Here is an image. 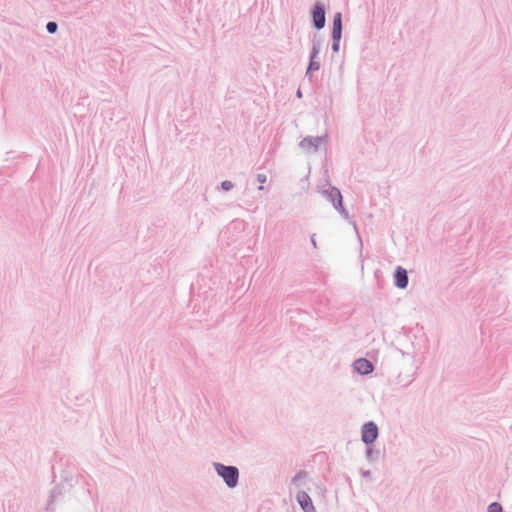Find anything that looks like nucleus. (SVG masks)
Returning a JSON list of instances; mask_svg holds the SVG:
<instances>
[{
    "instance_id": "nucleus-1",
    "label": "nucleus",
    "mask_w": 512,
    "mask_h": 512,
    "mask_svg": "<svg viewBox=\"0 0 512 512\" xmlns=\"http://www.w3.org/2000/svg\"><path fill=\"white\" fill-rule=\"evenodd\" d=\"M213 468L217 476L223 480L228 488L234 489L237 487L239 483L240 472L236 466L225 465L220 462H213Z\"/></svg>"
},
{
    "instance_id": "nucleus-2",
    "label": "nucleus",
    "mask_w": 512,
    "mask_h": 512,
    "mask_svg": "<svg viewBox=\"0 0 512 512\" xmlns=\"http://www.w3.org/2000/svg\"><path fill=\"white\" fill-rule=\"evenodd\" d=\"M327 142V135L324 136H307L299 142V148L306 154L316 153L322 145Z\"/></svg>"
},
{
    "instance_id": "nucleus-3",
    "label": "nucleus",
    "mask_w": 512,
    "mask_h": 512,
    "mask_svg": "<svg viewBox=\"0 0 512 512\" xmlns=\"http://www.w3.org/2000/svg\"><path fill=\"white\" fill-rule=\"evenodd\" d=\"M379 436V429L375 422L368 421L361 427V440L367 446L373 444Z\"/></svg>"
},
{
    "instance_id": "nucleus-4",
    "label": "nucleus",
    "mask_w": 512,
    "mask_h": 512,
    "mask_svg": "<svg viewBox=\"0 0 512 512\" xmlns=\"http://www.w3.org/2000/svg\"><path fill=\"white\" fill-rule=\"evenodd\" d=\"M312 25L315 29L321 30L326 24L325 6L321 2H316L311 10Z\"/></svg>"
},
{
    "instance_id": "nucleus-5",
    "label": "nucleus",
    "mask_w": 512,
    "mask_h": 512,
    "mask_svg": "<svg viewBox=\"0 0 512 512\" xmlns=\"http://www.w3.org/2000/svg\"><path fill=\"white\" fill-rule=\"evenodd\" d=\"M321 50V40L317 39L316 35L312 40V49L310 52V61L306 71V74H310L314 71H318L320 69V61L318 60V55Z\"/></svg>"
},
{
    "instance_id": "nucleus-6",
    "label": "nucleus",
    "mask_w": 512,
    "mask_h": 512,
    "mask_svg": "<svg viewBox=\"0 0 512 512\" xmlns=\"http://www.w3.org/2000/svg\"><path fill=\"white\" fill-rule=\"evenodd\" d=\"M296 500L303 510V512H316V509L312 503L311 497L304 490H299L296 493Z\"/></svg>"
},
{
    "instance_id": "nucleus-7",
    "label": "nucleus",
    "mask_w": 512,
    "mask_h": 512,
    "mask_svg": "<svg viewBox=\"0 0 512 512\" xmlns=\"http://www.w3.org/2000/svg\"><path fill=\"white\" fill-rule=\"evenodd\" d=\"M332 206L345 220L349 221V223L352 224L353 229L356 232V235L359 239L360 245L362 246V241H361V238H360V235L358 232L357 224L355 221L350 219V216H349L347 210L343 206V198L340 197L334 204H332Z\"/></svg>"
},
{
    "instance_id": "nucleus-8",
    "label": "nucleus",
    "mask_w": 512,
    "mask_h": 512,
    "mask_svg": "<svg viewBox=\"0 0 512 512\" xmlns=\"http://www.w3.org/2000/svg\"><path fill=\"white\" fill-rule=\"evenodd\" d=\"M394 284L399 289H405L408 286L409 278L407 270L398 266L394 272Z\"/></svg>"
},
{
    "instance_id": "nucleus-9",
    "label": "nucleus",
    "mask_w": 512,
    "mask_h": 512,
    "mask_svg": "<svg viewBox=\"0 0 512 512\" xmlns=\"http://www.w3.org/2000/svg\"><path fill=\"white\" fill-rule=\"evenodd\" d=\"M354 370L360 375H368L373 372L374 366L373 364L365 359L359 358L353 363Z\"/></svg>"
},
{
    "instance_id": "nucleus-10",
    "label": "nucleus",
    "mask_w": 512,
    "mask_h": 512,
    "mask_svg": "<svg viewBox=\"0 0 512 512\" xmlns=\"http://www.w3.org/2000/svg\"><path fill=\"white\" fill-rule=\"evenodd\" d=\"M321 195L331 204H334L340 197H342L340 190L331 184H327V188L321 191Z\"/></svg>"
},
{
    "instance_id": "nucleus-11",
    "label": "nucleus",
    "mask_w": 512,
    "mask_h": 512,
    "mask_svg": "<svg viewBox=\"0 0 512 512\" xmlns=\"http://www.w3.org/2000/svg\"><path fill=\"white\" fill-rule=\"evenodd\" d=\"M342 13L336 12L333 17V26H332V34L331 35H339L342 36Z\"/></svg>"
},
{
    "instance_id": "nucleus-12",
    "label": "nucleus",
    "mask_w": 512,
    "mask_h": 512,
    "mask_svg": "<svg viewBox=\"0 0 512 512\" xmlns=\"http://www.w3.org/2000/svg\"><path fill=\"white\" fill-rule=\"evenodd\" d=\"M307 477L308 473L306 471H300L292 478L291 484L296 488H300L305 484Z\"/></svg>"
},
{
    "instance_id": "nucleus-13",
    "label": "nucleus",
    "mask_w": 512,
    "mask_h": 512,
    "mask_svg": "<svg viewBox=\"0 0 512 512\" xmlns=\"http://www.w3.org/2000/svg\"><path fill=\"white\" fill-rule=\"evenodd\" d=\"M414 378V373L407 375L405 377L402 376V374H399L397 376V383L401 384L402 386H408Z\"/></svg>"
},
{
    "instance_id": "nucleus-14",
    "label": "nucleus",
    "mask_w": 512,
    "mask_h": 512,
    "mask_svg": "<svg viewBox=\"0 0 512 512\" xmlns=\"http://www.w3.org/2000/svg\"><path fill=\"white\" fill-rule=\"evenodd\" d=\"M379 453H380L379 450H375L372 447H368L366 450V458L369 461H374L375 459L378 458Z\"/></svg>"
},
{
    "instance_id": "nucleus-15",
    "label": "nucleus",
    "mask_w": 512,
    "mask_h": 512,
    "mask_svg": "<svg viewBox=\"0 0 512 512\" xmlns=\"http://www.w3.org/2000/svg\"><path fill=\"white\" fill-rule=\"evenodd\" d=\"M331 36H332V46H331L332 51L334 53H337L340 49V41H341L342 36H339V35L338 36L336 35V37H335V35H331Z\"/></svg>"
},
{
    "instance_id": "nucleus-16",
    "label": "nucleus",
    "mask_w": 512,
    "mask_h": 512,
    "mask_svg": "<svg viewBox=\"0 0 512 512\" xmlns=\"http://www.w3.org/2000/svg\"><path fill=\"white\" fill-rule=\"evenodd\" d=\"M56 497H57L56 490L55 489L51 490L50 494H49V497H48V500H47V504H46V508H45L46 510H52L51 507H52Z\"/></svg>"
},
{
    "instance_id": "nucleus-17",
    "label": "nucleus",
    "mask_w": 512,
    "mask_h": 512,
    "mask_svg": "<svg viewBox=\"0 0 512 512\" xmlns=\"http://www.w3.org/2000/svg\"><path fill=\"white\" fill-rule=\"evenodd\" d=\"M46 30L49 34H54L57 32L58 30V24L57 22L55 21H49L47 24H46Z\"/></svg>"
},
{
    "instance_id": "nucleus-18",
    "label": "nucleus",
    "mask_w": 512,
    "mask_h": 512,
    "mask_svg": "<svg viewBox=\"0 0 512 512\" xmlns=\"http://www.w3.org/2000/svg\"><path fill=\"white\" fill-rule=\"evenodd\" d=\"M502 511H503L502 506L498 502L491 503L487 508V512H502Z\"/></svg>"
},
{
    "instance_id": "nucleus-19",
    "label": "nucleus",
    "mask_w": 512,
    "mask_h": 512,
    "mask_svg": "<svg viewBox=\"0 0 512 512\" xmlns=\"http://www.w3.org/2000/svg\"><path fill=\"white\" fill-rule=\"evenodd\" d=\"M233 187H234V184L229 180H225L221 183V188L224 191H230L231 189H233Z\"/></svg>"
},
{
    "instance_id": "nucleus-20",
    "label": "nucleus",
    "mask_w": 512,
    "mask_h": 512,
    "mask_svg": "<svg viewBox=\"0 0 512 512\" xmlns=\"http://www.w3.org/2000/svg\"><path fill=\"white\" fill-rule=\"evenodd\" d=\"M256 178L260 183H265L267 181V176L265 174H257Z\"/></svg>"
},
{
    "instance_id": "nucleus-21",
    "label": "nucleus",
    "mask_w": 512,
    "mask_h": 512,
    "mask_svg": "<svg viewBox=\"0 0 512 512\" xmlns=\"http://www.w3.org/2000/svg\"><path fill=\"white\" fill-rule=\"evenodd\" d=\"M360 474L364 478H368L371 475V472L369 470H360Z\"/></svg>"
},
{
    "instance_id": "nucleus-22",
    "label": "nucleus",
    "mask_w": 512,
    "mask_h": 512,
    "mask_svg": "<svg viewBox=\"0 0 512 512\" xmlns=\"http://www.w3.org/2000/svg\"><path fill=\"white\" fill-rule=\"evenodd\" d=\"M327 184H330V183H329L328 181H326L325 183L318 185V188H317V189H318V192H319L320 194H321V191H322L323 189L327 188Z\"/></svg>"
},
{
    "instance_id": "nucleus-23",
    "label": "nucleus",
    "mask_w": 512,
    "mask_h": 512,
    "mask_svg": "<svg viewBox=\"0 0 512 512\" xmlns=\"http://www.w3.org/2000/svg\"><path fill=\"white\" fill-rule=\"evenodd\" d=\"M310 241H311V244L313 245V247L316 248L317 247V243H316V239H315V234H313L310 237Z\"/></svg>"
},
{
    "instance_id": "nucleus-24",
    "label": "nucleus",
    "mask_w": 512,
    "mask_h": 512,
    "mask_svg": "<svg viewBox=\"0 0 512 512\" xmlns=\"http://www.w3.org/2000/svg\"><path fill=\"white\" fill-rule=\"evenodd\" d=\"M398 352H399V354H400L402 357H410V355H409L408 353H406V352H404V351H402V350H400V349H398Z\"/></svg>"
},
{
    "instance_id": "nucleus-25",
    "label": "nucleus",
    "mask_w": 512,
    "mask_h": 512,
    "mask_svg": "<svg viewBox=\"0 0 512 512\" xmlns=\"http://www.w3.org/2000/svg\"><path fill=\"white\" fill-rule=\"evenodd\" d=\"M296 96H302V92H301V90H300V89H298V90H297V92H296Z\"/></svg>"
},
{
    "instance_id": "nucleus-26",
    "label": "nucleus",
    "mask_w": 512,
    "mask_h": 512,
    "mask_svg": "<svg viewBox=\"0 0 512 512\" xmlns=\"http://www.w3.org/2000/svg\"><path fill=\"white\" fill-rule=\"evenodd\" d=\"M45 512H53V511H52V510H46V509H45Z\"/></svg>"
}]
</instances>
